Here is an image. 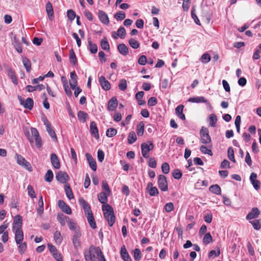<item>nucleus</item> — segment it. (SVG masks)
<instances>
[{"label": "nucleus", "instance_id": "a19ab883", "mask_svg": "<svg viewBox=\"0 0 261 261\" xmlns=\"http://www.w3.org/2000/svg\"><path fill=\"white\" fill-rule=\"evenodd\" d=\"M53 177L54 174L52 171L51 170H48L44 176L45 181L50 182L53 180Z\"/></svg>", "mask_w": 261, "mask_h": 261}, {"label": "nucleus", "instance_id": "58836bf2", "mask_svg": "<svg viewBox=\"0 0 261 261\" xmlns=\"http://www.w3.org/2000/svg\"><path fill=\"white\" fill-rule=\"evenodd\" d=\"M69 60L70 63L75 65L77 63V59L75 54L72 49L69 52Z\"/></svg>", "mask_w": 261, "mask_h": 261}, {"label": "nucleus", "instance_id": "412c9836", "mask_svg": "<svg viewBox=\"0 0 261 261\" xmlns=\"http://www.w3.org/2000/svg\"><path fill=\"white\" fill-rule=\"evenodd\" d=\"M38 204V207L37 208V214L39 216L41 217L44 212V203L42 195H40L39 197Z\"/></svg>", "mask_w": 261, "mask_h": 261}, {"label": "nucleus", "instance_id": "69168bd1", "mask_svg": "<svg viewBox=\"0 0 261 261\" xmlns=\"http://www.w3.org/2000/svg\"><path fill=\"white\" fill-rule=\"evenodd\" d=\"M147 191L148 192L149 195L151 196H155L159 194L158 190L155 187L150 188V189Z\"/></svg>", "mask_w": 261, "mask_h": 261}, {"label": "nucleus", "instance_id": "2eb2a0df", "mask_svg": "<svg viewBox=\"0 0 261 261\" xmlns=\"http://www.w3.org/2000/svg\"><path fill=\"white\" fill-rule=\"evenodd\" d=\"M99 82L100 86L105 90H109L111 88V85L108 81L106 80L105 76L101 75L99 79Z\"/></svg>", "mask_w": 261, "mask_h": 261}, {"label": "nucleus", "instance_id": "6e6d98bb", "mask_svg": "<svg viewBox=\"0 0 261 261\" xmlns=\"http://www.w3.org/2000/svg\"><path fill=\"white\" fill-rule=\"evenodd\" d=\"M211 60V57L208 54H204L202 55L200 61L203 63H207Z\"/></svg>", "mask_w": 261, "mask_h": 261}, {"label": "nucleus", "instance_id": "6ab92c4d", "mask_svg": "<svg viewBox=\"0 0 261 261\" xmlns=\"http://www.w3.org/2000/svg\"><path fill=\"white\" fill-rule=\"evenodd\" d=\"M260 214L259 210L257 207L252 208L250 212L246 216V219L251 220L255 218L258 216Z\"/></svg>", "mask_w": 261, "mask_h": 261}, {"label": "nucleus", "instance_id": "79ce46f5", "mask_svg": "<svg viewBox=\"0 0 261 261\" xmlns=\"http://www.w3.org/2000/svg\"><path fill=\"white\" fill-rule=\"evenodd\" d=\"M114 18L117 21H121L125 18V13L121 11H118L114 15Z\"/></svg>", "mask_w": 261, "mask_h": 261}, {"label": "nucleus", "instance_id": "ddd939ff", "mask_svg": "<svg viewBox=\"0 0 261 261\" xmlns=\"http://www.w3.org/2000/svg\"><path fill=\"white\" fill-rule=\"evenodd\" d=\"M58 206L63 212L66 213L67 214H71L72 212L71 208L63 200H59Z\"/></svg>", "mask_w": 261, "mask_h": 261}, {"label": "nucleus", "instance_id": "4d7b16f0", "mask_svg": "<svg viewBox=\"0 0 261 261\" xmlns=\"http://www.w3.org/2000/svg\"><path fill=\"white\" fill-rule=\"evenodd\" d=\"M117 131L115 128H109L106 132V135L108 137H112L117 134Z\"/></svg>", "mask_w": 261, "mask_h": 261}, {"label": "nucleus", "instance_id": "6e6552de", "mask_svg": "<svg viewBox=\"0 0 261 261\" xmlns=\"http://www.w3.org/2000/svg\"><path fill=\"white\" fill-rule=\"evenodd\" d=\"M31 132L35 138V144L37 148H39L42 146V139L39 135L38 131L34 127L31 128Z\"/></svg>", "mask_w": 261, "mask_h": 261}, {"label": "nucleus", "instance_id": "864d4df0", "mask_svg": "<svg viewBox=\"0 0 261 261\" xmlns=\"http://www.w3.org/2000/svg\"><path fill=\"white\" fill-rule=\"evenodd\" d=\"M200 151L204 154H207L211 156L213 155V152L211 149H208L207 147L202 145L200 147Z\"/></svg>", "mask_w": 261, "mask_h": 261}, {"label": "nucleus", "instance_id": "20e7f679", "mask_svg": "<svg viewBox=\"0 0 261 261\" xmlns=\"http://www.w3.org/2000/svg\"><path fill=\"white\" fill-rule=\"evenodd\" d=\"M200 142L203 144H208L211 142V138L209 132L206 127L202 126L200 130Z\"/></svg>", "mask_w": 261, "mask_h": 261}, {"label": "nucleus", "instance_id": "c03bdc74", "mask_svg": "<svg viewBox=\"0 0 261 261\" xmlns=\"http://www.w3.org/2000/svg\"><path fill=\"white\" fill-rule=\"evenodd\" d=\"M227 154L229 159L233 163H236V160L234 156V151L231 147H229L228 148Z\"/></svg>", "mask_w": 261, "mask_h": 261}, {"label": "nucleus", "instance_id": "2f4dec72", "mask_svg": "<svg viewBox=\"0 0 261 261\" xmlns=\"http://www.w3.org/2000/svg\"><path fill=\"white\" fill-rule=\"evenodd\" d=\"M209 190L212 193L217 195H220L221 193V188L218 185H214L210 186Z\"/></svg>", "mask_w": 261, "mask_h": 261}, {"label": "nucleus", "instance_id": "f03ea898", "mask_svg": "<svg viewBox=\"0 0 261 261\" xmlns=\"http://www.w3.org/2000/svg\"><path fill=\"white\" fill-rule=\"evenodd\" d=\"M102 210L104 216L108 221L109 225L110 227L112 226L115 221V217L112 207L108 204H103Z\"/></svg>", "mask_w": 261, "mask_h": 261}, {"label": "nucleus", "instance_id": "aec40b11", "mask_svg": "<svg viewBox=\"0 0 261 261\" xmlns=\"http://www.w3.org/2000/svg\"><path fill=\"white\" fill-rule=\"evenodd\" d=\"M50 161L53 166L56 169L60 168V163L57 155L55 153H52L50 155Z\"/></svg>", "mask_w": 261, "mask_h": 261}, {"label": "nucleus", "instance_id": "bb28decb", "mask_svg": "<svg viewBox=\"0 0 261 261\" xmlns=\"http://www.w3.org/2000/svg\"><path fill=\"white\" fill-rule=\"evenodd\" d=\"M121 255L124 261H132V259L129 256L124 246L121 248Z\"/></svg>", "mask_w": 261, "mask_h": 261}, {"label": "nucleus", "instance_id": "f257e3e1", "mask_svg": "<svg viewBox=\"0 0 261 261\" xmlns=\"http://www.w3.org/2000/svg\"><path fill=\"white\" fill-rule=\"evenodd\" d=\"M86 261H107L100 248L91 245L88 251L84 252Z\"/></svg>", "mask_w": 261, "mask_h": 261}, {"label": "nucleus", "instance_id": "4c0bfd02", "mask_svg": "<svg viewBox=\"0 0 261 261\" xmlns=\"http://www.w3.org/2000/svg\"><path fill=\"white\" fill-rule=\"evenodd\" d=\"M66 222L68 225L69 228L74 231L76 229H79V227L77 226L76 224L73 222L69 218H68V220H66Z\"/></svg>", "mask_w": 261, "mask_h": 261}, {"label": "nucleus", "instance_id": "c756f323", "mask_svg": "<svg viewBox=\"0 0 261 261\" xmlns=\"http://www.w3.org/2000/svg\"><path fill=\"white\" fill-rule=\"evenodd\" d=\"M77 117L80 121L84 123L88 118V115L84 111H80L77 113Z\"/></svg>", "mask_w": 261, "mask_h": 261}, {"label": "nucleus", "instance_id": "5fc2aeb1", "mask_svg": "<svg viewBox=\"0 0 261 261\" xmlns=\"http://www.w3.org/2000/svg\"><path fill=\"white\" fill-rule=\"evenodd\" d=\"M28 191V195L32 198H36V194L35 191L31 185H29L27 188Z\"/></svg>", "mask_w": 261, "mask_h": 261}, {"label": "nucleus", "instance_id": "4468645a", "mask_svg": "<svg viewBox=\"0 0 261 261\" xmlns=\"http://www.w3.org/2000/svg\"><path fill=\"white\" fill-rule=\"evenodd\" d=\"M15 232V240L16 244H20L23 240V233L21 229L13 230Z\"/></svg>", "mask_w": 261, "mask_h": 261}, {"label": "nucleus", "instance_id": "09e8293b", "mask_svg": "<svg viewBox=\"0 0 261 261\" xmlns=\"http://www.w3.org/2000/svg\"><path fill=\"white\" fill-rule=\"evenodd\" d=\"M46 130L48 134L50 135V137L54 139L55 142H57L58 139L55 131L52 129L51 127H49L46 128Z\"/></svg>", "mask_w": 261, "mask_h": 261}, {"label": "nucleus", "instance_id": "f8f14e48", "mask_svg": "<svg viewBox=\"0 0 261 261\" xmlns=\"http://www.w3.org/2000/svg\"><path fill=\"white\" fill-rule=\"evenodd\" d=\"M90 131L91 135L94 136V137L96 139H98L99 138L98 129L97 128L96 123H95V122L92 121L91 122L90 125Z\"/></svg>", "mask_w": 261, "mask_h": 261}, {"label": "nucleus", "instance_id": "a18cd8bd", "mask_svg": "<svg viewBox=\"0 0 261 261\" xmlns=\"http://www.w3.org/2000/svg\"><path fill=\"white\" fill-rule=\"evenodd\" d=\"M129 45L134 49H137L139 47L140 44L134 38H130L128 40Z\"/></svg>", "mask_w": 261, "mask_h": 261}, {"label": "nucleus", "instance_id": "603ef678", "mask_svg": "<svg viewBox=\"0 0 261 261\" xmlns=\"http://www.w3.org/2000/svg\"><path fill=\"white\" fill-rule=\"evenodd\" d=\"M213 239L210 233H206L203 239V243L204 244H207L210 242H212Z\"/></svg>", "mask_w": 261, "mask_h": 261}, {"label": "nucleus", "instance_id": "393cba45", "mask_svg": "<svg viewBox=\"0 0 261 261\" xmlns=\"http://www.w3.org/2000/svg\"><path fill=\"white\" fill-rule=\"evenodd\" d=\"M34 106V101L32 98L28 97L24 101L23 106L24 108L27 109L29 110H31Z\"/></svg>", "mask_w": 261, "mask_h": 261}, {"label": "nucleus", "instance_id": "0e129e2a", "mask_svg": "<svg viewBox=\"0 0 261 261\" xmlns=\"http://www.w3.org/2000/svg\"><path fill=\"white\" fill-rule=\"evenodd\" d=\"M162 171L164 174H168L170 171V167L167 163H164L162 165Z\"/></svg>", "mask_w": 261, "mask_h": 261}, {"label": "nucleus", "instance_id": "a211bd4d", "mask_svg": "<svg viewBox=\"0 0 261 261\" xmlns=\"http://www.w3.org/2000/svg\"><path fill=\"white\" fill-rule=\"evenodd\" d=\"M86 157L89 163L90 168L93 171H95L97 169L96 163L92 158V155L90 153H87L86 154Z\"/></svg>", "mask_w": 261, "mask_h": 261}, {"label": "nucleus", "instance_id": "39448f33", "mask_svg": "<svg viewBox=\"0 0 261 261\" xmlns=\"http://www.w3.org/2000/svg\"><path fill=\"white\" fill-rule=\"evenodd\" d=\"M14 158L16 160L18 164L28 170L29 171H32V167L31 164L29 162L27 161L22 156L16 153L15 154Z\"/></svg>", "mask_w": 261, "mask_h": 261}, {"label": "nucleus", "instance_id": "ea45409f", "mask_svg": "<svg viewBox=\"0 0 261 261\" xmlns=\"http://www.w3.org/2000/svg\"><path fill=\"white\" fill-rule=\"evenodd\" d=\"M54 240L57 244H60L62 241V237L61 235L60 232L56 231L54 236Z\"/></svg>", "mask_w": 261, "mask_h": 261}, {"label": "nucleus", "instance_id": "de8ad7c7", "mask_svg": "<svg viewBox=\"0 0 261 261\" xmlns=\"http://www.w3.org/2000/svg\"><path fill=\"white\" fill-rule=\"evenodd\" d=\"M210 125L212 127H215L217 121V118L216 116L212 114L210 115Z\"/></svg>", "mask_w": 261, "mask_h": 261}, {"label": "nucleus", "instance_id": "e433bc0d", "mask_svg": "<svg viewBox=\"0 0 261 261\" xmlns=\"http://www.w3.org/2000/svg\"><path fill=\"white\" fill-rule=\"evenodd\" d=\"M144 130V124L142 121L139 122L137 126V133L139 136H142L143 135Z\"/></svg>", "mask_w": 261, "mask_h": 261}, {"label": "nucleus", "instance_id": "b1692460", "mask_svg": "<svg viewBox=\"0 0 261 261\" xmlns=\"http://www.w3.org/2000/svg\"><path fill=\"white\" fill-rule=\"evenodd\" d=\"M188 101L189 102L196 103H207L208 105H210V102H208V101L203 96L191 97L190 98Z\"/></svg>", "mask_w": 261, "mask_h": 261}, {"label": "nucleus", "instance_id": "9d476101", "mask_svg": "<svg viewBox=\"0 0 261 261\" xmlns=\"http://www.w3.org/2000/svg\"><path fill=\"white\" fill-rule=\"evenodd\" d=\"M22 224V217L18 215L14 219L13 230H17L18 228L21 229Z\"/></svg>", "mask_w": 261, "mask_h": 261}, {"label": "nucleus", "instance_id": "052dcab7", "mask_svg": "<svg viewBox=\"0 0 261 261\" xmlns=\"http://www.w3.org/2000/svg\"><path fill=\"white\" fill-rule=\"evenodd\" d=\"M19 245L18 246V250L20 254H23L26 250L27 248V245L26 242L21 243L20 244H18Z\"/></svg>", "mask_w": 261, "mask_h": 261}, {"label": "nucleus", "instance_id": "c9c22d12", "mask_svg": "<svg viewBox=\"0 0 261 261\" xmlns=\"http://www.w3.org/2000/svg\"><path fill=\"white\" fill-rule=\"evenodd\" d=\"M46 11L48 16L50 19L51 17L54 16V10L50 2H48L46 5Z\"/></svg>", "mask_w": 261, "mask_h": 261}, {"label": "nucleus", "instance_id": "49530a36", "mask_svg": "<svg viewBox=\"0 0 261 261\" xmlns=\"http://www.w3.org/2000/svg\"><path fill=\"white\" fill-rule=\"evenodd\" d=\"M137 140V137L135 133L134 132H132L129 133L127 140L129 144H133Z\"/></svg>", "mask_w": 261, "mask_h": 261}, {"label": "nucleus", "instance_id": "680f3d73", "mask_svg": "<svg viewBox=\"0 0 261 261\" xmlns=\"http://www.w3.org/2000/svg\"><path fill=\"white\" fill-rule=\"evenodd\" d=\"M164 209L167 213L171 212L174 210L173 203L172 202L167 203L164 206Z\"/></svg>", "mask_w": 261, "mask_h": 261}, {"label": "nucleus", "instance_id": "72a5a7b5", "mask_svg": "<svg viewBox=\"0 0 261 261\" xmlns=\"http://www.w3.org/2000/svg\"><path fill=\"white\" fill-rule=\"evenodd\" d=\"M65 192L69 199H71L74 198L73 194L68 184L65 185Z\"/></svg>", "mask_w": 261, "mask_h": 261}, {"label": "nucleus", "instance_id": "423d86ee", "mask_svg": "<svg viewBox=\"0 0 261 261\" xmlns=\"http://www.w3.org/2000/svg\"><path fill=\"white\" fill-rule=\"evenodd\" d=\"M213 11L207 6L202 8V16L207 23H209L213 16Z\"/></svg>", "mask_w": 261, "mask_h": 261}, {"label": "nucleus", "instance_id": "1a4fd4ad", "mask_svg": "<svg viewBox=\"0 0 261 261\" xmlns=\"http://www.w3.org/2000/svg\"><path fill=\"white\" fill-rule=\"evenodd\" d=\"M57 180L61 183L66 184L69 179L67 173L64 171H60L56 175Z\"/></svg>", "mask_w": 261, "mask_h": 261}, {"label": "nucleus", "instance_id": "8fccbe9b", "mask_svg": "<svg viewBox=\"0 0 261 261\" xmlns=\"http://www.w3.org/2000/svg\"><path fill=\"white\" fill-rule=\"evenodd\" d=\"M250 222L252 225L253 228L255 230H259L261 227V222L260 220H254Z\"/></svg>", "mask_w": 261, "mask_h": 261}, {"label": "nucleus", "instance_id": "3c124183", "mask_svg": "<svg viewBox=\"0 0 261 261\" xmlns=\"http://www.w3.org/2000/svg\"><path fill=\"white\" fill-rule=\"evenodd\" d=\"M57 218L61 225L64 226L65 225V219H66V220H68V217H66L63 214H58Z\"/></svg>", "mask_w": 261, "mask_h": 261}, {"label": "nucleus", "instance_id": "9b49d317", "mask_svg": "<svg viewBox=\"0 0 261 261\" xmlns=\"http://www.w3.org/2000/svg\"><path fill=\"white\" fill-rule=\"evenodd\" d=\"M257 174L254 172L251 173L250 176V180L254 188L258 190L260 186V182L259 180L256 179Z\"/></svg>", "mask_w": 261, "mask_h": 261}, {"label": "nucleus", "instance_id": "f3484780", "mask_svg": "<svg viewBox=\"0 0 261 261\" xmlns=\"http://www.w3.org/2000/svg\"><path fill=\"white\" fill-rule=\"evenodd\" d=\"M79 203L84 209L85 215L92 213L89 204L83 198L79 199Z\"/></svg>", "mask_w": 261, "mask_h": 261}, {"label": "nucleus", "instance_id": "5701e85b", "mask_svg": "<svg viewBox=\"0 0 261 261\" xmlns=\"http://www.w3.org/2000/svg\"><path fill=\"white\" fill-rule=\"evenodd\" d=\"M117 49L120 54L123 56H126L128 54V48L124 43H121L118 45Z\"/></svg>", "mask_w": 261, "mask_h": 261}, {"label": "nucleus", "instance_id": "4be33fe9", "mask_svg": "<svg viewBox=\"0 0 261 261\" xmlns=\"http://www.w3.org/2000/svg\"><path fill=\"white\" fill-rule=\"evenodd\" d=\"M98 16L100 20L103 23L108 24L109 23V19L108 15L104 11L101 10L99 11Z\"/></svg>", "mask_w": 261, "mask_h": 261}, {"label": "nucleus", "instance_id": "a878e982", "mask_svg": "<svg viewBox=\"0 0 261 261\" xmlns=\"http://www.w3.org/2000/svg\"><path fill=\"white\" fill-rule=\"evenodd\" d=\"M8 75L12 80V82L15 84L17 85L18 83L17 77L15 75V72L11 68H8L7 69Z\"/></svg>", "mask_w": 261, "mask_h": 261}, {"label": "nucleus", "instance_id": "cd10ccee", "mask_svg": "<svg viewBox=\"0 0 261 261\" xmlns=\"http://www.w3.org/2000/svg\"><path fill=\"white\" fill-rule=\"evenodd\" d=\"M86 215L90 227L93 229H95L96 227V225L92 213Z\"/></svg>", "mask_w": 261, "mask_h": 261}, {"label": "nucleus", "instance_id": "7ed1b4c3", "mask_svg": "<svg viewBox=\"0 0 261 261\" xmlns=\"http://www.w3.org/2000/svg\"><path fill=\"white\" fill-rule=\"evenodd\" d=\"M142 154L145 158L149 157V152L153 149L154 145L152 141H148L146 143H143L141 145Z\"/></svg>", "mask_w": 261, "mask_h": 261}, {"label": "nucleus", "instance_id": "0eeeda50", "mask_svg": "<svg viewBox=\"0 0 261 261\" xmlns=\"http://www.w3.org/2000/svg\"><path fill=\"white\" fill-rule=\"evenodd\" d=\"M158 186L161 190L167 191L168 189L167 178L165 175H160L158 176Z\"/></svg>", "mask_w": 261, "mask_h": 261}, {"label": "nucleus", "instance_id": "473e14b6", "mask_svg": "<svg viewBox=\"0 0 261 261\" xmlns=\"http://www.w3.org/2000/svg\"><path fill=\"white\" fill-rule=\"evenodd\" d=\"M22 63L28 72L31 70V63L29 59L26 57H22Z\"/></svg>", "mask_w": 261, "mask_h": 261}, {"label": "nucleus", "instance_id": "338daca9", "mask_svg": "<svg viewBox=\"0 0 261 261\" xmlns=\"http://www.w3.org/2000/svg\"><path fill=\"white\" fill-rule=\"evenodd\" d=\"M172 175L175 179H179L181 177L182 173L179 170L176 169L173 172Z\"/></svg>", "mask_w": 261, "mask_h": 261}, {"label": "nucleus", "instance_id": "c85d7f7f", "mask_svg": "<svg viewBox=\"0 0 261 261\" xmlns=\"http://www.w3.org/2000/svg\"><path fill=\"white\" fill-rule=\"evenodd\" d=\"M12 44L18 53L20 54L22 52V49L21 48L19 40L18 38H17L16 36L14 37Z\"/></svg>", "mask_w": 261, "mask_h": 261}, {"label": "nucleus", "instance_id": "7c9ffc66", "mask_svg": "<svg viewBox=\"0 0 261 261\" xmlns=\"http://www.w3.org/2000/svg\"><path fill=\"white\" fill-rule=\"evenodd\" d=\"M108 194H106L105 192H101L98 195V200L103 204H106L108 201Z\"/></svg>", "mask_w": 261, "mask_h": 261}, {"label": "nucleus", "instance_id": "bf43d9fd", "mask_svg": "<svg viewBox=\"0 0 261 261\" xmlns=\"http://www.w3.org/2000/svg\"><path fill=\"white\" fill-rule=\"evenodd\" d=\"M67 16L70 20L72 21L76 17V14L73 10L70 9L67 12Z\"/></svg>", "mask_w": 261, "mask_h": 261}, {"label": "nucleus", "instance_id": "f704fd0d", "mask_svg": "<svg viewBox=\"0 0 261 261\" xmlns=\"http://www.w3.org/2000/svg\"><path fill=\"white\" fill-rule=\"evenodd\" d=\"M100 46L102 49L105 50H110V45L106 37H103L100 42Z\"/></svg>", "mask_w": 261, "mask_h": 261}, {"label": "nucleus", "instance_id": "37998d69", "mask_svg": "<svg viewBox=\"0 0 261 261\" xmlns=\"http://www.w3.org/2000/svg\"><path fill=\"white\" fill-rule=\"evenodd\" d=\"M89 49L92 54H95L97 51V46L96 44L93 43L90 40H88Z\"/></svg>", "mask_w": 261, "mask_h": 261}, {"label": "nucleus", "instance_id": "e2e57ef3", "mask_svg": "<svg viewBox=\"0 0 261 261\" xmlns=\"http://www.w3.org/2000/svg\"><path fill=\"white\" fill-rule=\"evenodd\" d=\"M134 257L136 260H139L141 258V253L140 250L136 248L134 250Z\"/></svg>", "mask_w": 261, "mask_h": 261}, {"label": "nucleus", "instance_id": "13d9d810", "mask_svg": "<svg viewBox=\"0 0 261 261\" xmlns=\"http://www.w3.org/2000/svg\"><path fill=\"white\" fill-rule=\"evenodd\" d=\"M118 87L120 90L124 91L127 88L126 81L124 79L120 80Z\"/></svg>", "mask_w": 261, "mask_h": 261}, {"label": "nucleus", "instance_id": "774afa93", "mask_svg": "<svg viewBox=\"0 0 261 261\" xmlns=\"http://www.w3.org/2000/svg\"><path fill=\"white\" fill-rule=\"evenodd\" d=\"M117 35L119 36L121 38H124L126 34V31L123 27H120L117 31Z\"/></svg>", "mask_w": 261, "mask_h": 261}, {"label": "nucleus", "instance_id": "dca6fc26", "mask_svg": "<svg viewBox=\"0 0 261 261\" xmlns=\"http://www.w3.org/2000/svg\"><path fill=\"white\" fill-rule=\"evenodd\" d=\"M118 106V101L115 97H113L108 102L107 110L113 111L116 109Z\"/></svg>", "mask_w": 261, "mask_h": 261}]
</instances>
